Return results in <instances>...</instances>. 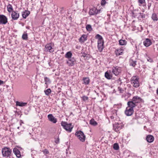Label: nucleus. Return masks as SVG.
<instances>
[{"instance_id": "nucleus-26", "label": "nucleus", "mask_w": 158, "mask_h": 158, "mask_svg": "<svg viewBox=\"0 0 158 158\" xmlns=\"http://www.w3.org/2000/svg\"><path fill=\"white\" fill-rule=\"evenodd\" d=\"M44 79L45 84L46 85V88H47L48 85L50 84L51 83V81L49 78L47 77H45Z\"/></svg>"}, {"instance_id": "nucleus-45", "label": "nucleus", "mask_w": 158, "mask_h": 158, "mask_svg": "<svg viewBox=\"0 0 158 158\" xmlns=\"http://www.w3.org/2000/svg\"><path fill=\"white\" fill-rule=\"evenodd\" d=\"M151 6V3L148 2V9L150 10V7Z\"/></svg>"}, {"instance_id": "nucleus-10", "label": "nucleus", "mask_w": 158, "mask_h": 158, "mask_svg": "<svg viewBox=\"0 0 158 158\" xmlns=\"http://www.w3.org/2000/svg\"><path fill=\"white\" fill-rule=\"evenodd\" d=\"M134 112V110L132 108L127 107L125 112V114L127 116H131Z\"/></svg>"}, {"instance_id": "nucleus-4", "label": "nucleus", "mask_w": 158, "mask_h": 158, "mask_svg": "<svg viewBox=\"0 0 158 158\" xmlns=\"http://www.w3.org/2000/svg\"><path fill=\"white\" fill-rule=\"evenodd\" d=\"M54 44L52 43L47 44L45 46V51L50 53H52L54 51Z\"/></svg>"}, {"instance_id": "nucleus-3", "label": "nucleus", "mask_w": 158, "mask_h": 158, "mask_svg": "<svg viewBox=\"0 0 158 158\" xmlns=\"http://www.w3.org/2000/svg\"><path fill=\"white\" fill-rule=\"evenodd\" d=\"M11 152V150L8 148L4 147L2 149V155L4 157L10 156Z\"/></svg>"}, {"instance_id": "nucleus-42", "label": "nucleus", "mask_w": 158, "mask_h": 158, "mask_svg": "<svg viewBox=\"0 0 158 158\" xmlns=\"http://www.w3.org/2000/svg\"><path fill=\"white\" fill-rule=\"evenodd\" d=\"M88 98L87 97L85 96H83L82 97V99L84 101H85L86 100H88Z\"/></svg>"}, {"instance_id": "nucleus-23", "label": "nucleus", "mask_w": 158, "mask_h": 158, "mask_svg": "<svg viewBox=\"0 0 158 158\" xmlns=\"http://www.w3.org/2000/svg\"><path fill=\"white\" fill-rule=\"evenodd\" d=\"M151 18L154 21H157L158 20V18L156 14L155 13H153L152 14Z\"/></svg>"}, {"instance_id": "nucleus-2", "label": "nucleus", "mask_w": 158, "mask_h": 158, "mask_svg": "<svg viewBox=\"0 0 158 158\" xmlns=\"http://www.w3.org/2000/svg\"><path fill=\"white\" fill-rule=\"evenodd\" d=\"M139 78L137 76H133L131 79V82L133 86L137 88L139 85Z\"/></svg>"}, {"instance_id": "nucleus-24", "label": "nucleus", "mask_w": 158, "mask_h": 158, "mask_svg": "<svg viewBox=\"0 0 158 158\" xmlns=\"http://www.w3.org/2000/svg\"><path fill=\"white\" fill-rule=\"evenodd\" d=\"M16 105L17 106H25L27 104V103L23 102H20L19 101H17L16 102Z\"/></svg>"}, {"instance_id": "nucleus-7", "label": "nucleus", "mask_w": 158, "mask_h": 158, "mask_svg": "<svg viewBox=\"0 0 158 158\" xmlns=\"http://www.w3.org/2000/svg\"><path fill=\"white\" fill-rule=\"evenodd\" d=\"M131 100L137 106L138 103L142 102L143 100L142 98L138 96H135L133 97Z\"/></svg>"}, {"instance_id": "nucleus-49", "label": "nucleus", "mask_w": 158, "mask_h": 158, "mask_svg": "<svg viewBox=\"0 0 158 158\" xmlns=\"http://www.w3.org/2000/svg\"><path fill=\"white\" fill-rule=\"evenodd\" d=\"M156 93L158 95V88L156 90Z\"/></svg>"}, {"instance_id": "nucleus-35", "label": "nucleus", "mask_w": 158, "mask_h": 158, "mask_svg": "<svg viewBox=\"0 0 158 158\" xmlns=\"http://www.w3.org/2000/svg\"><path fill=\"white\" fill-rule=\"evenodd\" d=\"M113 148L116 150H118L119 149V146L117 143H115L114 144Z\"/></svg>"}, {"instance_id": "nucleus-39", "label": "nucleus", "mask_w": 158, "mask_h": 158, "mask_svg": "<svg viewBox=\"0 0 158 158\" xmlns=\"http://www.w3.org/2000/svg\"><path fill=\"white\" fill-rule=\"evenodd\" d=\"M145 0H138V2L139 3V5L140 6L141 5H142L144 2H145Z\"/></svg>"}, {"instance_id": "nucleus-8", "label": "nucleus", "mask_w": 158, "mask_h": 158, "mask_svg": "<svg viewBox=\"0 0 158 158\" xmlns=\"http://www.w3.org/2000/svg\"><path fill=\"white\" fill-rule=\"evenodd\" d=\"M7 22V17L4 15H0V24H5Z\"/></svg>"}, {"instance_id": "nucleus-11", "label": "nucleus", "mask_w": 158, "mask_h": 158, "mask_svg": "<svg viewBox=\"0 0 158 158\" xmlns=\"http://www.w3.org/2000/svg\"><path fill=\"white\" fill-rule=\"evenodd\" d=\"M19 13H18L17 11H12L11 13V17L13 20H17L19 18Z\"/></svg>"}, {"instance_id": "nucleus-52", "label": "nucleus", "mask_w": 158, "mask_h": 158, "mask_svg": "<svg viewBox=\"0 0 158 158\" xmlns=\"http://www.w3.org/2000/svg\"><path fill=\"white\" fill-rule=\"evenodd\" d=\"M121 1H124V0H121Z\"/></svg>"}, {"instance_id": "nucleus-22", "label": "nucleus", "mask_w": 158, "mask_h": 158, "mask_svg": "<svg viewBox=\"0 0 158 158\" xmlns=\"http://www.w3.org/2000/svg\"><path fill=\"white\" fill-rule=\"evenodd\" d=\"M136 61L132 59H130L129 60V64L130 66L135 67L136 65Z\"/></svg>"}, {"instance_id": "nucleus-41", "label": "nucleus", "mask_w": 158, "mask_h": 158, "mask_svg": "<svg viewBox=\"0 0 158 158\" xmlns=\"http://www.w3.org/2000/svg\"><path fill=\"white\" fill-rule=\"evenodd\" d=\"M42 152L44 153V154H48L49 153L48 151L46 149H45L43 150Z\"/></svg>"}, {"instance_id": "nucleus-15", "label": "nucleus", "mask_w": 158, "mask_h": 158, "mask_svg": "<svg viewBox=\"0 0 158 158\" xmlns=\"http://www.w3.org/2000/svg\"><path fill=\"white\" fill-rule=\"evenodd\" d=\"M13 152L17 157L20 158L21 157L20 152L17 148H14Z\"/></svg>"}, {"instance_id": "nucleus-16", "label": "nucleus", "mask_w": 158, "mask_h": 158, "mask_svg": "<svg viewBox=\"0 0 158 158\" xmlns=\"http://www.w3.org/2000/svg\"><path fill=\"white\" fill-rule=\"evenodd\" d=\"M122 128V126L121 125H120L118 124H114L113 126V129H114V131L117 132L120 130Z\"/></svg>"}, {"instance_id": "nucleus-25", "label": "nucleus", "mask_w": 158, "mask_h": 158, "mask_svg": "<svg viewBox=\"0 0 158 158\" xmlns=\"http://www.w3.org/2000/svg\"><path fill=\"white\" fill-rule=\"evenodd\" d=\"M30 14V11L28 10H25L22 14V15L23 18L26 19Z\"/></svg>"}, {"instance_id": "nucleus-46", "label": "nucleus", "mask_w": 158, "mask_h": 158, "mask_svg": "<svg viewBox=\"0 0 158 158\" xmlns=\"http://www.w3.org/2000/svg\"><path fill=\"white\" fill-rule=\"evenodd\" d=\"M4 84V81L0 80V85Z\"/></svg>"}, {"instance_id": "nucleus-19", "label": "nucleus", "mask_w": 158, "mask_h": 158, "mask_svg": "<svg viewBox=\"0 0 158 158\" xmlns=\"http://www.w3.org/2000/svg\"><path fill=\"white\" fill-rule=\"evenodd\" d=\"M87 36L86 35H83L79 39V41L81 43H84L87 40Z\"/></svg>"}, {"instance_id": "nucleus-32", "label": "nucleus", "mask_w": 158, "mask_h": 158, "mask_svg": "<svg viewBox=\"0 0 158 158\" xmlns=\"http://www.w3.org/2000/svg\"><path fill=\"white\" fill-rule=\"evenodd\" d=\"M45 94L47 96H49L51 92V90L49 88L44 91Z\"/></svg>"}, {"instance_id": "nucleus-48", "label": "nucleus", "mask_w": 158, "mask_h": 158, "mask_svg": "<svg viewBox=\"0 0 158 158\" xmlns=\"http://www.w3.org/2000/svg\"><path fill=\"white\" fill-rule=\"evenodd\" d=\"M21 123H23L22 120H20V124L21 125Z\"/></svg>"}, {"instance_id": "nucleus-31", "label": "nucleus", "mask_w": 158, "mask_h": 158, "mask_svg": "<svg viewBox=\"0 0 158 158\" xmlns=\"http://www.w3.org/2000/svg\"><path fill=\"white\" fill-rule=\"evenodd\" d=\"M72 53L70 51L68 52L65 55V57L66 58L70 59L71 58L72 56Z\"/></svg>"}, {"instance_id": "nucleus-5", "label": "nucleus", "mask_w": 158, "mask_h": 158, "mask_svg": "<svg viewBox=\"0 0 158 158\" xmlns=\"http://www.w3.org/2000/svg\"><path fill=\"white\" fill-rule=\"evenodd\" d=\"M75 135L82 142L85 141V136L83 132L81 131H78L76 132Z\"/></svg>"}, {"instance_id": "nucleus-6", "label": "nucleus", "mask_w": 158, "mask_h": 158, "mask_svg": "<svg viewBox=\"0 0 158 158\" xmlns=\"http://www.w3.org/2000/svg\"><path fill=\"white\" fill-rule=\"evenodd\" d=\"M121 72V67L116 66L113 67L112 69V72L115 76L118 75Z\"/></svg>"}, {"instance_id": "nucleus-13", "label": "nucleus", "mask_w": 158, "mask_h": 158, "mask_svg": "<svg viewBox=\"0 0 158 158\" xmlns=\"http://www.w3.org/2000/svg\"><path fill=\"white\" fill-rule=\"evenodd\" d=\"M144 45L148 47L150 46L152 44V42L151 40L148 38L144 40L143 42Z\"/></svg>"}, {"instance_id": "nucleus-51", "label": "nucleus", "mask_w": 158, "mask_h": 158, "mask_svg": "<svg viewBox=\"0 0 158 158\" xmlns=\"http://www.w3.org/2000/svg\"><path fill=\"white\" fill-rule=\"evenodd\" d=\"M19 127H17V128H18V129H19Z\"/></svg>"}, {"instance_id": "nucleus-14", "label": "nucleus", "mask_w": 158, "mask_h": 158, "mask_svg": "<svg viewBox=\"0 0 158 158\" xmlns=\"http://www.w3.org/2000/svg\"><path fill=\"white\" fill-rule=\"evenodd\" d=\"M75 60L74 58H71L69 59V60L67 62V64L69 66H72L74 65Z\"/></svg>"}, {"instance_id": "nucleus-17", "label": "nucleus", "mask_w": 158, "mask_h": 158, "mask_svg": "<svg viewBox=\"0 0 158 158\" xmlns=\"http://www.w3.org/2000/svg\"><path fill=\"white\" fill-rule=\"evenodd\" d=\"M146 139L148 142L151 143L153 141L154 137L152 135H148L146 137Z\"/></svg>"}, {"instance_id": "nucleus-33", "label": "nucleus", "mask_w": 158, "mask_h": 158, "mask_svg": "<svg viewBox=\"0 0 158 158\" xmlns=\"http://www.w3.org/2000/svg\"><path fill=\"white\" fill-rule=\"evenodd\" d=\"M95 38L98 39V40H103L102 37L99 34H97L95 36Z\"/></svg>"}, {"instance_id": "nucleus-18", "label": "nucleus", "mask_w": 158, "mask_h": 158, "mask_svg": "<svg viewBox=\"0 0 158 158\" xmlns=\"http://www.w3.org/2000/svg\"><path fill=\"white\" fill-rule=\"evenodd\" d=\"M127 107L130 108H131L133 109V108L135 107L137 105L131 100L127 102Z\"/></svg>"}, {"instance_id": "nucleus-43", "label": "nucleus", "mask_w": 158, "mask_h": 158, "mask_svg": "<svg viewBox=\"0 0 158 158\" xmlns=\"http://www.w3.org/2000/svg\"><path fill=\"white\" fill-rule=\"evenodd\" d=\"M104 41L103 40H98V44H104Z\"/></svg>"}, {"instance_id": "nucleus-40", "label": "nucleus", "mask_w": 158, "mask_h": 158, "mask_svg": "<svg viewBox=\"0 0 158 158\" xmlns=\"http://www.w3.org/2000/svg\"><path fill=\"white\" fill-rule=\"evenodd\" d=\"M108 0H102L101 1V5L102 6H104L106 3V1Z\"/></svg>"}, {"instance_id": "nucleus-29", "label": "nucleus", "mask_w": 158, "mask_h": 158, "mask_svg": "<svg viewBox=\"0 0 158 158\" xmlns=\"http://www.w3.org/2000/svg\"><path fill=\"white\" fill-rule=\"evenodd\" d=\"M89 124L92 126H96L97 125L98 123L94 119H92L90 120Z\"/></svg>"}, {"instance_id": "nucleus-28", "label": "nucleus", "mask_w": 158, "mask_h": 158, "mask_svg": "<svg viewBox=\"0 0 158 158\" xmlns=\"http://www.w3.org/2000/svg\"><path fill=\"white\" fill-rule=\"evenodd\" d=\"M119 44L120 45H125L127 44V41L123 40H120L119 41Z\"/></svg>"}, {"instance_id": "nucleus-37", "label": "nucleus", "mask_w": 158, "mask_h": 158, "mask_svg": "<svg viewBox=\"0 0 158 158\" xmlns=\"http://www.w3.org/2000/svg\"><path fill=\"white\" fill-rule=\"evenodd\" d=\"M27 34H23L22 36V39L24 40H27Z\"/></svg>"}, {"instance_id": "nucleus-9", "label": "nucleus", "mask_w": 158, "mask_h": 158, "mask_svg": "<svg viewBox=\"0 0 158 158\" xmlns=\"http://www.w3.org/2000/svg\"><path fill=\"white\" fill-rule=\"evenodd\" d=\"M100 10H98L96 8L94 7L90 9L89 14L90 15H94L100 12Z\"/></svg>"}, {"instance_id": "nucleus-27", "label": "nucleus", "mask_w": 158, "mask_h": 158, "mask_svg": "<svg viewBox=\"0 0 158 158\" xmlns=\"http://www.w3.org/2000/svg\"><path fill=\"white\" fill-rule=\"evenodd\" d=\"M103 44H98V48L100 52H101L102 51L104 48Z\"/></svg>"}, {"instance_id": "nucleus-12", "label": "nucleus", "mask_w": 158, "mask_h": 158, "mask_svg": "<svg viewBox=\"0 0 158 158\" xmlns=\"http://www.w3.org/2000/svg\"><path fill=\"white\" fill-rule=\"evenodd\" d=\"M48 120L54 123H55L57 122V119L55 118L52 114H50L48 115Z\"/></svg>"}, {"instance_id": "nucleus-47", "label": "nucleus", "mask_w": 158, "mask_h": 158, "mask_svg": "<svg viewBox=\"0 0 158 158\" xmlns=\"http://www.w3.org/2000/svg\"><path fill=\"white\" fill-rule=\"evenodd\" d=\"M110 118L111 119H114V117L113 115H111L110 116Z\"/></svg>"}, {"instance_id": "nucleus-1", "label": "nucleus", "mask_w": 158, "mask_h": 158, "mask_svg": "<svg viewBox=\"0 0 158 158\" xmlns=\"http://www.w3.org/2000/svg\"><path fill=\"white\" fill-rule=\"evenodd\" d=\"M61 124L63 128L67 131L71 132L73 127V126L71 123H68L67 122L62 121Z\"/></svg>"}, {"instance_id": "nucleus-36", "label": "nucleus", "mask_w": 158, "mask_h": 158, "mask_svg": "<svg viewBox=\"0 0 158 158\" xmlns=\"http://www.w3.org/2000/svg\"><path fill=\"white\" fill-rule=\"evenodd\" d=\"M86 28L87 31H91L92 30V27L91 25L89 24L87 25L86 26Z\"/></svg>"}, {"instance_id": "nucleus-44", "label": "nucleus", "mask_w": 158, "mask_h": 158, "mask_svg": "<svg viewBox=\"0 0 158 158\" xmlns=\"http://www.w3.org/2000/svg\"><path fill=\"white\" fill-rule=\"evenodd\" d=\"M147 59L148 61H149L150 62H152L153 61L152 59L149 57H148L147 58Z\"/></svg>"}, {"instance_id": "nucleus-30", "label": "nucleus", "mask_w": 158, "mask_h": 158, "mask_svg": "<svg viewBox=\"0 0 158 158\" xmlns=\"http://www.w3.org/2000/svg\"><path fill=\"white\" fill-rule=\"evenodd\" d=\"M84 83L85 85H88L89 82V79L88 77H85L83 79Z\"/></svg>"}, {"instance_id": "nucleus-38", "label": "nucleus", "mask_w": 158, "mask_h": 158, "mask_svg": "<svg viewBox=\"0 0 158 158\" xmlns=\"http://www.w3.org/2000/svg\"><path fill=\"white\" fill-rule=\"evenodd\" d=\"M118 90L119 91V93H123L124 90L122 88L119 87H118Z\"/></svg>"}, {"instance_id": "nucleus-20", "label": "nucleus", "mask_w": 158, "mask_h": 158, "mask_svg": "<svg viewBox=\"0 0 158 158\" xmlns=\"http://www.w3.org/2000/svg\"><path fill=\"white\" fill-rule=\"evenodd\" d=\"M105 77L108 79H110L112 77V74L110 71L109 72L108 71L106 72L105 73Z\"/></svg>"}, {"instance_id": "nucleus-50", "label": "nucleus", "mask_w": 158, "mask_h": 158, "mask_svg": "<svg viewBox=\"0 0 158 158\" xmlns=\"http://www.w3.org/2000/svg\"><path fill=\"white\" fill-rule=\"evenodd\" d=\"M26 28L27 29H29V28L28 27H26Z\"/></svg>"}, {"instance_id": "nucleus-34", "label": "nucleus", "mask_w": 158, "mask_h": 158, "mask_svg": "<svg viewBox=\"0 0 158 158\" xmlns=\"http://www.w3.org/2000/svg\"><path fill=\"white\" fill-rule=\"evenodd\" d=\"M7 9L8 11L9 12L13 11V8L11 5L9 4L7 6Z\"/></svg>"}, {"instance_id": "nucleus-21", "label": "nucleus", "mask_w": 158, "mask_h": 158, "mask_svg": "<svg viewBox=\"0 0 158 158\" xmlns=\"http://www.w3.org/2000/svg\"><path fill=\"white\" fill-rule=\"evenodd\" d=\"M115 53L117 56L122 55L123 53V50L122 49H117L115 51Z\"/></svg>"}]
</instances>
